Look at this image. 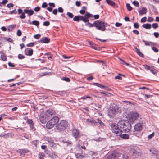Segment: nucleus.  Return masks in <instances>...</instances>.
I'll return each instance as SVG.
<instances>
[{"instance_id":"f257e3e1","label":"nucleus","mask_w":159,"mask_h":159,"mask_svg":"<svg viewBox=\"0 0 159 159\" xmlns=\"http://www.w3.org/2000/svg\"><path fill=\"white\" fill-rule=\"evenodd\" d=\"M115 129H123L125 132H128L131 128V123L129 121L124 120L119 121L116 125L115 124Z\"/></svg>"},{"instance_id":"f03ea898","label":"nucleus","mask_w":159,"mask_h":159,"mask_svg":"<svg viewBox=\"0 0 159 159\" xmlns=\"http://www.w3.org/2000/svg\"><path fill=\"white\" fill-rule=\"evenodd\" d=\"M115 123L111 124V127L112 132L116 134V136H119L123 139H129V136L128 134H123L121 130L120 129H115Z\"/></svg>"},{"instance_id":"7ed1b4c3","label":"nucleus","mask_w":159,"mask_h":159,"mask_svg":"<svg viewBox=\"0 0 159 159\" xmlns=\"http://www.w3.org/2000/svg\"><path fill=\"white\" fill-rule=\"evenodd\" d=\"M95 27L100 30L104 31L106 30V26L107 24L99 20L94 21Z\"/></svg>"},{"instance_id":"20e7f679","label":"nucleus","mask_w":159,"mask_h":159,"mask_svg":"<svg viewBox=\"0 0 159 159\" xmlns=\"http://www.w3.org/2000/svg\"><path fill=\"white\" fill-rule=\"evenodd\" d=\"M59 120V118L57 116L53 117L47 123L46 127L48 129L53 128L58 122Z\"/></svg>"},{"instance_id":"39448f33","label":"nucleus","mask_w":159,"mask_h":159,"mask_svg":"<svg viewBox=\"0 0 159 159\" xmlns=\"http://www.w3.org/2000/svg\"><path fill=\"white\" fill-rule=\"evenodd\" d=\"M119 107L116 105H113L108 110V115L110 118L113 117L118 112Z\"/></svg>"},{"instance_id":"423d86ee","label":"nucleus","mask_w":159,"mask_h":159,"mask_svg":"<svg viewBox=\"0 0 159 159\" xmlns=\"http://www.w3.org/2000/svg\"><path fill=\"white\" fill-rule=\"evenodd\" d=\"M67 126V122L64 120H61L60 123L56 126L57 130L62 131L65 130Z\"/></svg>"},{"instance_id":"0eeeda50","label":"nucleus","mask_w":159,"mask_h":159,"mask_svg":"<svg viewBox=\"0 0 159 159\" xmlns=\"http://www.w3.org/2000/svg\"><path fill=\"white\" fill-rule=\"evenodd\" d=\"M72 135L74 137L76 140H77L81 137L80 131L79 129L74 128L73 129L72 131Z\"/></svg>"},{"instance_id":"6e6552de","label":"nucleus","mask_w":159,"mask_h":159,"mask_svg":"<svg viewBox=\"0 0 159 159\" xmlns=\"http://www.w3.org/2000/svg\"><path fill=\"white\" fill-rule=\"evenodd\" d=\"M73 20L75 21H77L78 22H79L80 20H82L85 23L89 21V20L87 19L84 18V16L80 15L75 16L73 19Z\"/></svg>"},{"instance_id":"1a4fd4ad","label":"nucleus","mask_w":159,"mask_h":159,"mask_svg":"<svg viewBox=\"0 0 159 159\" xmlns=\"http://www.w3.org/2000/svg\"><path fill=\"white\" fill-rule=\"evenodd\" d=\"M118 157V154L117 152L114 151L111 154L107 156L106 159H116Z\"/></svg>"},{"instance_id":"9d476101","label":"nucleus","mask_w":159,"mask_h":159,"mask_svg":"<svg viewBox=\"0 0 159 159\" xmlns=\"http://www.w3.org/2000/svg\"><path fill=\"white\" fill-rule=\"evenodd\" d=\"M55 114V111L50 109L47 110L44 114L49 119L52 117V116Z\"/></svg>"},{"instance_id":"9b49d317","label":"nucleus","mask_w":159,"mask_h":159,"mask_svg":"<svg viewBox=\"0 0 159 159\" xmlns=\"http://www.w3.org/2000/svg\"><path fill=\"white\" fill-rule=\"evenodd\" d=\"M143 127L142 123H138L135 125L134 129L135 131L139 132L142 130Z\"/></svg>"},{"instance_id":"f8f14e48","label":"nucleus","mask_w":159,"mask_h":159,"mask_svg":"<svg viewBox=\"0 0 159 159\" xmlns=\"http://www.w3.org/2000/svg\"><path fill=\"white\" fill-rule=\"evenodd\" d=\"M39 119L41 122L43 124H45L49 119L44 114H41Z\"/></svg>"},{"instance_id":"ddd939ff","label":"nucleus","mask_w":159,"mask_h":159,"mask_svg":"<svg viewBox=\"0 0 159 159\" xmlns=\"http://www.w3.org/2000/svg\"><path fill=\"white\" fill-rule=\"evenodd\" d=\"M50 39L47 37L42 38L40 40H38V42L40 43H48L50 42Z\"/></svg>"},{"instance_id":"4468645a","label":"nucleus","mask_w":159,"mask_h":159,"mask_svg":"<svg viewBox=\"0 0 159 159\" xmlns=\"http://www.w3.org/2000/svg\"><path fill=\"white\" fill-rule=\"evenodd\" d=\"M139 116V113L137 112H133L131 114L130 118L134 121L137 119Z\"/></svg>"},{"instance_id":"2eb2a0df","label":"nucleus","mask_w":159,"mask_h":159,"mask_svg":"<svg viewBox=\"0 0 159 159\" xmlns=\"http://www.w3.org/2000/svg\"><path fill=\"white\" fill-rule=\"evenodd\" d=\"M33 49L28 48L25 50V52L26 55L31 56L33 54Z\"/></svg>"},{"instance_id":"dca6fc26","label":"nucleus","mask_w":159,"mask_h":159,"mask_svg":"<svg viewBox=\"0 0 159 159\" xmlns=\"http://www.w3.org/2000/svg\"><path fill=\"white\" fill-rule=\"evenodd\" d=\"M24 12L26 14H28V16H30L33 15L34 13V11L32 9H25L24 10Z\"/></svg>"},{"instance_id":"f3484780","label":"nucleus","mask_w":159,"mask_h":159,"mask_svg":"<svg viewBox=\"0 0 159 159\" xmlns=\"http://www.w3.org/2000/svg\"><path fill=\"white\" fill-rule=\"evenodd\" d=\"M28 152V150L25 148L19 149L17 151V152L20 153V156H21L23 153H27Z\"/></svg>"},{"instance_id":"a211bd4d","label":"nucleus","mask_w":159,"mask_h":159,"mask_svg":"<svg viewBox=\"0 0 159 159\" xmlns=\"http://www.w3.org/2000/svg\"><path fill=\"white\" fill-rule=\"evenodd\" d=\"M148 11L146 7H143L142 10L139 11V14L140 15H143V14H146Z\"/></svg>"},{"instance_id":"6ab92c4d","label":"nucleus","mask_w":159,"mask_h":159,"mask_svg":"<svg viewBox=\"0 0 159 159\" xmlns=\"http://www.w3.org/2000/svg\"><path fill=\"white\" fill-rule=\"evenodd\" d=\"M150 151L151 152L152 154L154 155H157L159 152V151L155 148H152L150 150Z\"/></svg>"},{"instance_id":"aec40b11","label":"nucleus","mask_w":159,"mask_h":159,"mask_svg":"<svg viewBox=\"0 0 159 159\" xmlns=\"http://www.w3.org/2000/svg\"><path fill=\"white\" fill-rule=\"evenodd\" d=\"M143 41L144 43L145 44L146 46H154L155 45L154 43L152 42H149L148 41H145L144 40H143Z\"/></svg>"},{"instance_id":"412c9836","label":"nucleus","mask_w":159,"mask_h":159,"mask_svg":"<svg viewBox=\"0 0 159 159\" xmlns=\"http://www.w3.org/2000/svg\"><path fill=\"white\" fill-rule=\"evenodd\" d=\"M50 147H55V144L53 142V141L51 139H49L47 140Z\"/></svg>"},{"instance_id":"4be33fe9","label":"nucleus","mask_w":159,"mask_h":159,"mask_svg":"<svg viewBox=\"0 0 159 159\" xmlns=\"http://www.w3.org/2000/svg\"><path fill=\"white\" fill-rule=\"evenodd\" d=\"M93 15L89 12H86L84 15V18H85L89 20L88 18H92L93 17Z\"/></svg>"},{"instance_id":"5701e85b","label":"nucleus","mask_w":159,"mask_h":159,"mask_svg":"<svg viewBox=\"0 0 159 159\" xmlns=\"http://www.w3.org/2000/svg\"><path fill=\"white\" fill-rule=\"evenodd\" d=\"M135 51L141 57H144L143 54L140 51L139 49L137 48L136 47L135 48Z\"/></svg>"},{"instance_id":"b1692460","label":"nucleus","mask_w":159,"mask_h":159,"mask_svg":"<svg viewBox=\"0 0 159 159\" xmlns=\"http://www.w3.org/2000/svg\"><path fill=\"white\" fill-rule=\"evenodd\" d=\"M143 27L146 29H150L151 28V25L150 24L147 23L143 25Z\"/></svg>"},{"instance_id":"393cba45","label":"nucleus","mask_w":159,"mask_h":159,"mask_svg":"<svg viewBox=\"0 0 159 159\" xmlns=\"http://www.w3.org/2000/svg\"><path fill=\"white\" fill-rule=\"evenodd\" d=\"M106 2L110 5L113 6L115 5V3L111 0H106Z\"/></svg>"},{"instance_id":"a878e982","label":"nucleus","mask_w":159,"mask_h":159,"mask_svg":"<svg viewBox=\"0 0 159 159\" xmlns=\"http://www.w3.org/2000/svg\"><path fill=\"white\" fill-rule=\"evenodd\" d=\"M29 24H33L35 26H37L39 25V23L38 21L36 20H34L32 22H29Z\"/></svg>"},{"instance_id":"bb28decb","label":"nucleus","mask_w":159,"mask_h":159,"mask_svg":"<svg viewBox=\"0 0 159 159\" xmlns=\"http://www.w3.org/2000/svg\"><path fill=\"white\" fill-rule=\"evenodd\" d=\"M87 121L88 122H90L92 124H93L94 125H96L97 124V122L93 120H91L89 119H88L87 120Z\"/></svg>"},{"instance_id":"cd10ccee","label":"nucleus","mask_w":159,"mask_h":159,"mask_svg":"<svg viewBox=\"0 0 159 159\" xmlns=\"http://www.w3.org/2000/svg\"><path fill=\"white\" fill-rule=\"evenodd\" d=\"M75 156L77 159H82L84 156L79 153H77L75 154Z\"/></svg>"},{"instance_id":"c85d7f7f","label":"nucleus","mask_w":159,"mask_h":159,"mask_svg":"<svg viewBox=\"0 0 159 159\" xmlns=\"http://www.w3.org/2000/svg\"><path fill=\"white\" fill-rule=\"evenodd\" d=\"M130 151L131 153L134 154H137L138 153V151L134 148H131L130 150Z\"/></svg>"},{"instance_id":"c756f323","label":"nucleus","mask_w":159,"mask_h":159,"mask_svg":"<svg viewBox=\"0 0 159 159\" xmlns=\"http://www.w3.org/2000/svg\"><path fill=\"white\" fill-rule=\"evenodd\" d=\"M15 26L14 25H11L9 26L7 28L8 31H11L13 29H14Z\"/></svg>"},{"instance_id":"7c9ffc66","label":"nucleus","mask_w":159,"mask_h":159,"mask_svg":"<svg viewBox=\"0 0 159 159\" xmlns=\"http://www.w3.org/2000/svg\"><path fill=\"white\" fill-rule=\"evenodd\" d=\"M87 26H88L89 27H92L93 26L95 27V24H94V22L93 24H91L90 23L88 22L85 25Z\"/></svg>"},{"instance_id":"2f4dec72","label":"nucleus","mask_w":159,"mask_h":159,"mask_svg":"<svg viewBox=\"0 0 159 159\" xmlns=\"http://www.w3.org/2000/svg\"><path fill=\"white\" fill-rule=\"evenodd\" d=\"M133 4L136 7H139V3L138 1L134 0L133 2Z\"/></svg>"},{"instance_id":"473e14b6","label":"nucleus","mask_w":159,"mask_h":159,"mask_svg":"<svg viewBox=\"0 0 159 159\" xmlns=\"http://www.w3.org/2000/svg\"><path fill=\"white\" fill-rule=\"evenodd\" d=\"M122 157L123 158H124L125 159H129L127 154L125 152L123 153Z\"/></svg>"},{"instance_id":"72a5a7b5","label":"nucleus","mask_w":159,"mask_h":159,"mask_svg":"<svg viewBox=\"0 0 159 159\" xmlns=\"http://www.w3.org/2000/svg\"><path fill=\"white\" fill-rule=\"evenodd\" d=\"M126 7H127L128 10L129 11H130L132 9V8L130 6V5L129 4L127 3L126 4Z\"/></svg>"},{"instance_id":"f704fd0d","label":"nucleus","mask_w":159,"mask_h":159,"mask_svg":"<svg viewBox=\"0 0 159 159\" xmlns=\"http://www.w3.org/2000/svg\"><path fill=\"white\" fill-rule=\"evenodd\" d=\"M3 38L5 40L9 42H12L13 40H12V39L11 38H7L6 37H3Z\"/></svg>"},{"instance_id":"c9c22d12","label":"nucleus","mask_w":159,"mask_h":159,"mask_svg":"<svg viewBox=\"0 0 159 159\" xmlns=\"http://www.w3.org/2000/svg\"><path fill=\"white\" fill-rule=\"evenodd\" d=\"M39 141L37 140H35L32 142V143L34 144L35 147H37L38 144L39 143Z\"/></svg>"},{"instance_id":"e433bc0d","label":"nucleus","mask_w":159,"mask_h":159,"mask_svg":"<svg viewBox=\"0 0 159 159\" xmlns=\"http://www.w3.org/2000/svg\"><path fill=\"white\" fill-rule=\"evenodd\" d=\"M120 75L122 76H124L123 75H122L120 73H119L118 74V75H117V76H116L115 77V79H118L119 80H121L122 79V78L120 76Z\"/></svg>"},{"instance_id":"4c0bfd02","label":"nucleus","mask_w":159,"mask_h":159,"mask_svg":"<svg viewBox=\"0 0 159 159\" xmlns=\"http://www.w3.org/2000/svg\"><path fill=\"white\" fill-rule=\"evenodd\" d=\"M1 59L3 61H5L7 60V57L4 53L1 55Z\"/></svg>"},{"instance_id":"58836bf2","label":"nucleus","mask_w":159,"mask_h":159,"mask_svg":"<svg viewBox=\"0 0 159 159\" xmlns=\"http://www.w3.org/2000/svg\"><path fill=\"white\" fill-rule=\"evenodd\" d=\"M93 85L102 88V87H103V85L98 83H93Z\"/></svg>"},{"instance_id":"ea45409f","label":"nucleus","mask_w":159,"mask_h":159,"mask_svg":"<svg viewBox=\"0 0 159 159\" xmlns=\"http://www.w3.org/2000/svg\"><path fill=\"white\" fill-rule=\"evenodd\" d=\"M87 98H89L91 99V100L92 99V98L91 97L88 96H84L82 97L81 98L82 99L85 100Z\"/></svg>"},{"instance_id":"a19ab883","label":"nucleus","mask_w":159,"mask_h":159,"mask_svg":"<svg viewBox=\"0 0 159 159\" xmlns=\"http://www.w3.org/2000/svg\"><path fill=\"white\" fill-rule=\"evenodd\" d=\"M124 103H125L127 104H129L132 105H134V103L133 102H130L129 101H124L123 102Z\"/></svg>"},{"instance_id":"79ce46f5","label":"nucleus","mask_w":159,"mask_h":159,"mask_svg":"<svg viewBox=\"0 0 159 159\" xmlns=\"http://www.w3.org/2000/svg\"><path fill=\"white\" fill-rule=\"evenodd\" d=\"M62 79L67 82H69L70 81V78L68 77H63Z\"/></svg>"},{"instance_id":"37998d69","label":"nucleus","mask_w":159,"mask_h":159,"mask_svg":"<svg viewBox=\"0 0 159 159\" xmlns=\"http://www.w3.org/2000/svg\"><path fill=\"white\" fill-rule=\"evenodd\" d=\"M25 13L24 12L21 13V15L20 16V18L22 19H25L26 17Z\"/></svg>"},{"instance_id":"c03bdc74","label":"nucleus","mask_w":159,"mask_h":159,"mask_svg":"<svg viewBox=\"0 0 159 159\" xmlns=\"http://www.w3.org/2000/svg\"><path fill=\"white\" fill-rule=\"evenodd\" d=\"M152 50L155 52H157L159 51L158 48L155 47H152Z\"/></svg>"},{"instance_id":"a18cd8bd","label":"nucleus","mask_w":159,"mask_h":159,"mask_svg":"<svg viewBox=\"0 0 159 159\" xmlns=\"http://www.w3.org/2000/svg\"><path fill=\"white\" fill-rule=\"evenodd\" d=\"M152 27L154 29H156L158 27V25L157 23H153L152 24Z\"/></svg>"},{"instance_id":"49530a36","label":"nucleus","mask_w":159,"mask_h":159,"mask_svg":"<svg viewBox=\"0 0 159 159\" xmlns=\"http://www.w3.org/2000/svg\"><path fill=\"white\" fill-rule=\"evenodd\" d=\"M67 15L69 16V17L70 18H72L74 16V15L72 13L69 12H67Z\"/></svg>"},{"instance_id":"de8ad7c7","label":"nucleus","mask_w":159,"mask_h":159,"mask_svg":"<svg viewBox=\"0 0 159 159\" xmlns=\"http://www.w3.org/2000/svg\"><path fill=\"white\" fill-rule=\"evenodd\" d=\"M26 122L30 125L34 123L33 120L31 119H28Z\"/></svg>"},{"instance_id":"09e8293b","label":"nucleus","mask_w":159,"mask_h":159,"mask_svg":"<svg viewBox=\"0 0 159 159\" xmlns=\"http://www.w3.org/2000/svg\"><path fill=\"white\" fill-rule=\"evenodd\" d=\"M96 45L95 44V45H92V47L94 49L96 50H99L100 49V48L99 47H96L95 46Z\"/></svg>"},{"instance_id":"8fccbe9b","label":"nucleus","mask_w":159,"mask_h":159,"mask_svg":"<svg viewBox=\"0 0 159 159\" xmlns=\"http://www.w3.org/2000/svg\"><path fill=\"white\" fill-rule=\"evenodd\" d=\"M48 6V4L46 2H43L41 6V7L43 8L46 7Z\"/></svg>"},{"instance_id":"3c124183","label":"nucleus","mask_w":159,"mask_h":159,"mask_svg":"<svg viewBox=\"0 0 159 159\" xmlns=\"http://www.w3.org/2000/svg\"><path fill=\"white\" fill-rule=\"evenodd\" d=\"M50 25V23L48 21L44 22L43 23V25L45 26H48Z\"/></svg>"},{"instance_id":"603ef678","label":"nucleus","mask_w":159,"mask_h":159,"mask_svg":"<svg viewBox=\"0 0 159 159\" xmlns=\"http://www.w3.org/2000/svg\"><path fill=\"white\" fill-rule=\"evenodd\" d=\"M34 43H30L27 44V46L29 47H32L34 46Z\"/></svg>"},{"instance_id":"864d4df0","label":"nucleus","mask_w":159,"mask_h":159,"mask_svg":"<svg viewBox=\"0 0 159 159\" xmlns=\"http://www.w3.org/2000/svg\"><path fill=\"white\" fill-rule=\"evenodd\" d=\"M18 57L19 59H22L25 58V57L22 54H19L18 56Z\"/></svg>"},{"instance_id":"5fc2aeb1","label":"nucleus","mask_w":159,"mask_h":159,"mask_svg":"<svg viewBox=\"0 0 159 159\" xmlns=\"http://www.w3.org/2000/svg\"><path fill=\"white\" fill-rule=\"evenodd\" d=\"M143 66L145 69L147 70H149L150 69V66L147 65H143Z\"/></svg>"},{"instance_id":"6e6d98bb","label":"nucleus","mask_w":159,"mask_h":159,"mask_svg":"<svg viewBox=\"0 0 159 159\" xmlns=\"http://www.w3.org/2000/svg\"><path fill=\"white\" fill-rule=\"evenodd\" d=\"M0 137H3L5 138L9 137V135L8 134H2L0 135Z\"/></svg>"},{"instance_id":"4d7b16f0","label":"nucleus","mask_w":159,"mask_h":159,"mask_svg":"<svg viewBox=\"0 0 159 159\" xmlns=\"http://www.w3.org/2000/svg\"><path fill=\"white\" fill-rule=\"evenodd\" d=\"M147 18L146 17H144L141 19V22L142 23H144L146 21Z\"/></svg>"},{"instance_id":"13d9d810","label":"nucleus","mask_w":159,"mask_h":159,"mask_svg":"<svg viewBox=\"0 0 159 159\" xmlns=\"http://www.w3.org/2000/svg\"><path fill=\"white\" fill-rule=\"evenodd\" d=\"M154 135V133L153 132L152 134L149 135L148 136V138L149 139L152 138Z\"/></svg>"},{"instance_id":"bf43d9fd","label":"nucleus","mask_w":159,"mask_h":159,"mask_svg":"<svg viewBox=\"0 0 159 159\" xmlns=\"http://www.w3.org/2000/svg\"><path fill=\"white\" fill-rule=\"evenodd\" d=\"M89 154L91 155L92 156H93V155H97L98 154L96 152H92L91 151L89 152Z\"/></svg>"},{"instance_id":"052dcab7","label":"nucleus","mask_w":159,"mask_h":159,"mask_svg":"<svg viewBox=\"0 0 159 159\" xmlns=\"http://www.w3.org/2000/svg\"><path fill=\"white\" fill-rule=\"evenodd\" d=\"M40 37H41V35L39 34H37L36 35H34V38L37 39H39V38H40Z\"/></svg>"},{"instance_id":"680f3d73","label":"nucleus","mask_w":159,"mask_h":159,"mask_svg":"<svg viewBox=\"0 0 159 159\" xmlns=\"http://www.w3.org/2000/svg\"><path fill=\"white\" fill-rule=\"evenodd\" d=\"M40 7L38 6V7H35L34 9V10L36 12H38L40 10Z\"/></svg>"},{"instance_id":"e2e57ef3","label":"nucleus","mask_w":159,"mask_h":159,"mask_svg":"<svg viewBox=\"0 0 159 159\" xmlns=\"http://www.w3.org/2000/svg\"><path fill=\"white\" fill-rule=\"evenodd\" d=\"M134 26L135 28H138L139 27V24L137 23H135L134 24Z\"/></svg>"},{"instance_id":"0e129e2a","label":"nucleus","mask_w":159,"mask_h":159,"mask_svg":"<svg viewBox=\"0 0 159 159\" xmlns=\"http://www.w3.org/2000/svg\"><path fill=\"white\" fill-rule=\"evenodd\" d=\"M122 24L121 23L116 22L115 24V25L117 27H120L122 26Z\"/></svg>"},{"instance_id":"69168bd1","label":"nucleus","mask_w":159,"mask_h":159,"mask_svg":"<svg viewBox=\"0 0 159 159\" xmlns=\"http://www.w3.org/2000/svg\"><path fill=\"white\" fill-rule=\"evenodd\" d=\"M150 71L154 74H155L157 72V70L154 69H151Z\"/></svg>"},{"instance_id":"338daca9","label":"nucleus","mask_w":159,"mask_h":159,"mask_svg":"<svg viewBox=\"0 0 159 159\" xmlns=\"http://www.w3.org/2000/svg\"><path fill=\"white\" fill-rule=\"evenodd\" d=\"M153 34L155 37L156 38H158L159 36V33L158 32H154Z\"/></svg>"},{"instance_id":"774afa93","label":"nucleus","mask_w":159,"mask_h":159,"mask_svg":"<svg viewBox=\"0 0 159 159\" xmlns=\"http://www.w3.org/2000/svg\"><path fill=\"white\" fill-rule=\"evenodd\" d=\"M58 12L60 13H62L63 12V10L61 7H60L58 8Z\"/></svg>"}]
</instances>
